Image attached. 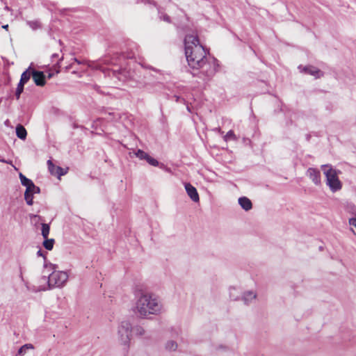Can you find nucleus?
I'll list each match as a JSON object with an SVG mask.
<instances>
[{"label": "nucleus", "mask_w": 356, "mask_h": 356, "mask_svg": "<svg viewBox=\"0 0 356 356\" xmlns=\"http://www.w3.org/2000/svg\"><path fill=\"white\" fill-rule=\"evenodd\" d=\"M185 55L190 67L201 70V73L207 78L213 76L217 71L213 60H209L207 51L200 43L195 34H188L184 40Z\"/></svg>", "instance_id": "1"}, {"label": "nucleus", "mask_w": 356, "mask_h": 356, "mask_svg": "<svg viewBox=\"0 0 356 356\" xmlns=\"http://www.w3.org/2000/svg\"><path fill=\"white\" fill-rule=\"evenodd\" d=\"M133 311L139 318L148 319L151 316L160 315L163 312V306L159 296L146 292L136 299Z\"/></svg>", "instance_id": "2"}, {"label": "nucleus", "mask_w": 356, "mask_h": 356, "mask_svg": "<svg viewBox=\"0 0 356 356\" xmlns=\"http://www.w3.org/2000/svg\"><path fill=\"white\" fill-rule=\"evenodd\" d=\"M68 273L66 271L54 270L48 277V283L47 286H27V289L32 292H38L41 291H46L52 288H62L63 287L68 280Z\"/></svg>", "instance_id": "3"}, {"label": "nucleus", "mask_w": 356, "mask_h": 356, "mask_svg": "<svg viewBox=\"0 0 356 356\" xmlns=\"http://www.w3.org/2000/svg\"><path fill=\"white\" fill-rule=\"evenodd\" d=\"M322 170L324 171V174L326 177V184L330 187L332 192L339 191L342 184L338 177V173L339 171L334 169L330 165H322Z\"/></svg>", "instance_id": "4"}, {"label": "nucleus", "mask_w": 356, "mask_h": 356, "mask_svg": "<svg viewBox=\"0 0 356 356\" xmlns=\"http://www.w3.org/2000/svg\"><path fill=\"white\" fill-rule=\"evenodd\" d=\"M133 327L128 321H122L118 327L117 340L122 346L128 347L131 338Z\"/></svg>", "instance_id": "5"}, {"label": "nucleus", "mask_w": 356, "mask_h": 356, "mask_svg": "<svg viewBox=\"0 0 356 356\" xmlns=\"http://www.w3.org/2000/svg\"><path fill=\"white\" fill-rule=\"evenodd\" d=\"M19 177L22 184L26 187L24 199L27 204L32 205L33 203V195L40 193V188L36 186L31 179L26 178L23 174L19 173Z\"/></svg>", "instance_id": "6"}, {"label": "nucleus", "mask_w": 356, "mask_h": 356, "mask_svg": "<svg viewBox=\"0 0 356 356\" xmlns=\"http://www.w3.org/2000/svg\"><path fill=\"white\" fill-rule=\"evenodd\" d=\"M184 187L188 197L194 202H198L200 201L199 194L197 189L192 186L190 183H186Z\"/></svg>", "instance_id": "7"}, {"label": "nucleus", "mask_w": 356, "mask_h": 356, "mask_svg": "<svg viewBox=\"0 0 356 356\" xmlns=\"http://www.w3.org/2000/svg\"><path fill=\"white\" fill-rule=\"evenodd\" d=\"M307 175L312 180L314 184H321V172L318 170L309 168L307 170Z\"/></svg>", "instance_id": "8"}, {"label": "nucleus", "mask_w": 356, "mask_h": 356, "mask_svg": "<svg viewBox=\"0 0 356 356\" xmlns=\"http://www.w3.org/2000/svg\"><path fill=\"white\" fill-rule=\"evenodd\" d=\"M32 77L35 83L38 86L45 84V76L42 72L32 70Z\"/></svg>", "instance_id": "9"}, {"label": "nucleus", "mask_w": 356, "mask_h": 356, "mask_svg": "<svg viewBox=\"0 0 356 356\" xmlns=\"http://www.w3.org/2000/svg\"><path fill=\"white\" fill-rule=\"evenodd\" d=\"M302 71L306 74L315 76L316 78H320L323 76V72H321L317 67L312 65L304 67L302 68Z\"/></svg>", "instance_id": "10"}, {"label": "nucleus", "mask_w": 356, "mask_h": 356, "mask_svg": "<svg viewBox=\"0 0 356 356\" xmlns=\"http://www.w3.org/2000/svg\"><path fill=\"white\" fill-rule=\"evenodd\" d=\"M239 205L243 209L248 211L250 210L252 207V204L251 200L246 197H241L238 200Z\"/></svg>", "instance_id": "11"}, {"label": "nucleus", "mask_w": 356, "mask_h": 356, "mask_svg": "<svg viewBox=\"0 0 356 356\" xmlns=\"http://www.w3.org/2000/svg\"><path fill=\"white\" fill-rule=\"evenodd\" d=\"M257 297L256 293L252 291H248L243 293L242 300L245 304L248 305L251 303Z\"/></svg>", "instance_id": "12"}, {"label": "nucleus", "mask_w": 356, "mask_h": 356, "mask_svg": "<svg viewBox=\"0 0 356 356\" xmlns=\"http://www.w3.org/2000/svg\"><path fill=\"white\" fill-rule=\"evenodd\" d=\"M164 348L170 353L175 352L178 349V343L174 340H168L165 343Z\"/></svg>", "instance_id": "13"}, {"label": "nucleus", "mask_w": 356, "mask_h": 356, "mask_svg": "<svg viewBox=\"0 0 356 356\" xmlns=\"http://www.w3.org/2000/svg\"><path fill=\"white\" fill-rule=\"evenodd\" d=\"M34 346L31 343H26L22 346L17 352V355L19 356H26L29 350H33Z\"/></svg>", "instance_id": "14"}, {"label": "nucleus", "mask_w": 356, "mask_h": 356, "mask_svg": "<svg viewBox=\"0 0 356 356\" xmlns=\"http://www.w3.org/2000/svg\"><path fill=\"white\" fill-rule=\"evenodd\" d=\"M32 70L31 67L24 71L21 76V79L19 82L21 83L25 84L29 79L31 76H32Z\"/></svg>", "instance_id": "15"}, {"label": "nucleus", "mask_w": 356, "mask_h": 356, "mask_svg": "<svg viewBox=\"0 0 356 356\" xmlns=\"http://www.w3.org/2000/svg\"><path fill=\"white\" fill-rule=\"evenodd\" d=\"M229 294L230 298L236 300L239 298L240 290L236 288H234L233 286H230L229 288Z\"/></svg>", "instance_id": "16"}, {"label": "nucleus", "mask_w": 356, "mask_h": 356, "mask_svg": "<svg viewBox=\"0 0 356 356\" xmlns=\"http://www.w3.org/2000/svg\"><path fill=\"white\" fill-rule=\"evenodd\" d=\"M16 134L19 138L24 140L26 137L27 133L24 127L18 125L16 127Z\"/></svg>", "instance_id": "17"}, {"label": "nucleus", "mask_w": 356, "mask_h": 356, "mask_svg": "<svg viewBox=\"0 0 356 356\" xmlns=\"http://www.w3.org/2000/svg\"><path fill=\"white\" fill-rule=\"evenodd\" d=\"M47 165H48V168H49L50 173L53 175L56 176L58 174L57 168H58L59 166H56V165H54L51 160H49L47 161Z\"/></svg>", "instance_id": "18"}, {"label": "nucleus", "mask_w": 356, "mask_h": 356, "mask_svg": "<svg viewBox=\"0 0 356 356\" xmlns=\"http://www.w3.org/2000/svg\"><path fill=\"white\" fill-rule=\"evenodd\" d=\"M49 230H50V228H49V225L48 224H46V223L42 224L41 231H42V235L44 238H48V236L49 234Z\"/></svg>", "instance_id": "19"}, {"label": "nucleus", "mask_w": 356, "mask_h": 356, "mask_svg": "<svg viewBox=\"0 0 356 356\" xmlns=\"http://www.w3.org/2000/svg\"><path fill=\"white\" fill-rule=\"evenodd\" d=\"M54 240L49 239L48 238H44L43 242V246L48 250H52L54 247Z\"/></svg>", "instance_id": "20"}, {"label": "nucleus", "mask_w": 356, "mask_h": 356, "mask_svg": "<svg viewBox=\"0 0 356 356\" xmlns=\"http://www.w3.org/2000/svg\"><path fill=\"white\" fill-rule=\"evenodd\" d=\"M27 24L33 29L36 30L41 27L40 22L35 21H28Z\"/></svg>", "instance_id": "21"}, {"label": "nucleus", "mask_w": 356, "mask_h": 356, "mask_svg": "<svg viewBox=\"0 0 356 356\" xmlns=\"http://www.w3.org/2000/svg\"><path fill=\"white\" fill-rule=\"evenodd\" d=\"M135 155L136 157H138L140 160H146L147 156H148V154L146 152H145L144 151H143L141 149H138L135 152Z\"/></svg>", "instance_id": "22"}, {"label": "nucleus", "mask_w": 356, "mask_h": 356, "mask_svg": "<svg viewBox=\"0 0 356 356\" xmlns=\"http://www.w3.org/2000/svg\"><path fill=\"white\" fill-rule=\"evenodd\" d=\"M133 331L137 336H143L145 333V329L141 326H136L133 328Z\"/></svg>", "instance_id": "23"}, {"label": "nucleus", "mask_w": 356, "mask_h": 356, "mask_svg": "<svg viewBox=\"0 0 356 356\" xmlns=\"http://www.w3.org/2000/svg\"><path fill=\"white\" fill-rule=\"evenodd\" d=\"M24 86V83H21L20 82H19V83L17 85V89H16V92H15V96H16V98L17 99H19L20 95L23 92Z\"/></svg>", "instance_id": "24"}, {"label": "nucleus", "mask_w": 356, "mask_h": 356, "mask_svg": "<svg viewBox=\"0 0 356 356\" xmlns=\"http://www.w3.org/2000/svg\"><path fill=\"white\" fill-rule=\"evenodd\" d=\"M146 161H147V162L149 164H150V165H153V166H157V165H159V162H158V161H157V160H156L155 159H154V158L151 157L149 155H148V156H147Z\"/></svg>", "instance_id": "25"}, {"label": "nucleus", "mask_w": 356, "mask_h": 356, "mask_svg": "<svg viewBox=\"0 0 356 356\" xmlns=\"http://www.w3.org/2000/svg\"><path fill=\"white\" fill-rule=\"evenodd\" d=\"M224 139L225 141L235 139V135L232 131H229L225 136Z\"/></svg>", "instance_id": "26"}, {"label": "nucleus", "mask_w": 356, "mask_h": 356, "mask_svg": "<svg viewBox=\"0 0 356 356\" xmlns=\"http://www.w3.org/2000/svg\"><path fill=\"white\" fill-rule=\"evenodd\" d=\"M57 172H58V174H57L56 176H58V177L63 176V175H64L67 172L65 170H64L60 167H58V168H57Z\"/></svg>", "instance_id": "27"}, {"label": "nucleus", "mask_w": 356, "mask_h": 356, "mask_svg": "<svg viewBox=\"0 0 356 356\" xmlns=\"http://www.w3.org/2000/svg\"><path fill=\"white\" fill-rule=\"evenodd\" d=\"M349 223L351 226L356 229V218H353L349 220Z\"/></svg>", "instance_id": "28"}, {"label": "nucleus", "mask_w": 356, "mask_h": 356, "mask_svg": "<svg viewBox=\"0 0 356 356\" xmlns=\"http://www.w3.org/2000/svg\"><path fill=\"white\" fill-rule=\"evenodd\" d=\"M37 254L38 256H43L42 252L41 250H38L37 252Z\"/></svg>", "instance_id": "29"}, {"label": "nucleus", "mask_w": 356, "mask_h": 356, "mask_svg": "<svg viewBox=\"0 0 356 356\" xmlns=\"http://www.w3.org/2000/svg\"><path fill=\"white\" fill-rule=\"evenodd\" d=\"M163 19L166 22H169V17L168 16H164Z\"/></svg>", "instance_id": "30"}, {"label": "nucleus", "mask_w": 356, "mask_h": 356, "mask_svg": "<svg viewBox=\"0 0 356 356\" xmlns=\"http://www.w3.org/2000/svg\"><path fill=\"white\" fill-rule=\"evenodd\" d=\"M0 161L3 162V163H10V162H8V161H6L4 159H0Z\"/></svg>", "instance_id": "31"}, {"label": "nucleus", "mask_w": 356, "mask_h": 356, "mask_svg": "<svg viewBox=\"0 0 356 356\" xmlns=\"http://www.w3.org/2000/svg\"><path fill=\"white\" fill-rule=\"evenodd\" d=\"M2 28H3V29H8V24H6V25H3V26H2Z\"/></svg>", "instance_id": "32"}, {"label": "nucleus", "mask_w": 356, "mask_h": 356, "mask_svg": "<svg viewBox=\"0 0 356 356\" xmlns=\"http://www.w3.org/2000/svg\"><path fill=\"white\" fill-rule=\"evenodd\" d=\"M141 2L147 3L149 2V0H141Z\"/></svg>", "instance_id": "33"}, {"label": "nucleus", "mask_w": 356, "mask_h": 356, "mask_svg": "<svg viewBox=\"0 0 356 356\" xmlns=\"http://www.w3.org/2000/svg\"><path fill=\"white\" fill-rule=\"evenodd\" d=\"M74 60L77 63H80V61H79L76 58H74Z\"/></svg>", "instance_id": "34"}, {"label": "nucleus", "mask_w": 356, "mask_h": 356, "mask_svg": "<svg viewBox=\"0 0 356 356\" xmlns=\"http://www.w3.org/2000/svg\"><path fill=\"white\" fill-rule=\"evenodd\" d=\"M52 76V74H49L48 77L50 79Z\"/></svg>", "instance_id": "35"}, {"label": "nucleus", "mask_w": 356, "mask_h": 356, "mask_svg": "<svg viewBox=\"0 0 356 356\" xmlns=\"http://www.w3.org/2000/svg\"><path fill=\"white\" fill-rule=\"evenodd\" d=\"M187 109L188 111H191L190 108L188 106H187Z\"/></svg>", "instance_id": "36"}]
</instances>
